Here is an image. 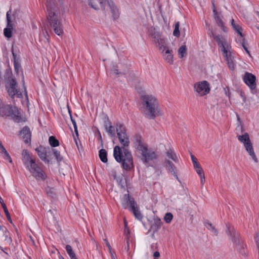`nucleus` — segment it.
Wrapping results in <instances>:
<instances>
[{"label":"nucleus","mask_w":259,"mask_h":259,"mask_svg":"<svg viewBox=\"0 0 259 259\" xmlns=\"http://www.w3.org/2000/svg\"><path fill=\"white\" fill-rule=\"evenodd\" d=\"M117 136L122 147L116 146L114 148V157L117 162L121 163L123 169L130 171L134 167V163L132 153L126 148L130 144L128 138L126 133L118 134Z\"/></svg>","instance_id":"obj_1"},{"label":"nucleus","mask_w":259,"mask_h":259,"mask_svg":"<svg viewBox=\"0 0 259 259\" xmlns=\"http://www.w3.org/2000/svg\"><path fill=\"white\" fill-rule=\"evenodd\" d=\"M63 0H47V20L54 32L60 36L63 33V26L60 17V8L62 9Z\"/></svg>","instance_id":"obj_2"},{"label":"nucleus","mask_w":259,"mask_h":259,"mask_svg":"<svg viewBox=\"0 0 259 259\" xmlns=\"http://www.w3.org/2000/svg\"><path fill=\"white\" fill-rule=\"evenodd\" d=\"M144 114L149 119H154L159 115L158 103L156 99L152 95H146L142 97Z\"/></svg>","instance_id":"obj_3"},{"label":"nucleus","mask_w":259,"mask_h":259,"mask_svg":"<svg viewBox=\"0 0 259 259\" xmlns=\"http://www.w3.org/2000/svg\"><path fill=\"white\" fill-rule=\"evenodd\" d=\"M134 144L135 148L141 151V160L144 164H147L149 161L157 158L158 155L156 153L148 149V145L142 141L140 135H137L135 136Z\"/></svg>","instance_id":"obj_4"},{"label":"nucleus","mask_w":259,"mask_h":259,"mask_svg":"<svg viewBox=\"0 0 259 259\" xmlns=\"http://www.w3.org/2000/svg\"><path fill=\"white\" fill-rule=\"evenodd\" d=\"M0 116L9 117L14 122L19 123L25 121L21 116L18 108L11 105L5 104L0 100Z\"/></svg>","instance_id":"obj_5"},{"label":"nucleus","mask_w":259,"mask_h":259,"mask_svg":"<svg viewBox=\"0 0 259 259\" xmlns=\"http://www.w3.org/2000/svg\"><path fill=\"white\" fill-rule=\"evenodd\" d=\"M226 233L229 236V238L233 242L237 249L239 250L240 253L242 255H245L246 253L244 249L246 247V245L244 244L239 234L236 232L234 227L229 224H226Z\"/></svg>","instance_id":"obj_6"},{"label":"nucleus","mask_w":259,"mask_h":259,"mask_svg":"<svg viewBox=\"0 0 259 259\" xmlns=\"http://www.w3.org/2000/svg\"><path fill=\"white\" fill-rule=\"evenodd\" d=\"M22 156L23 163L32 176H33L41 168L40 165L42 164L40 162H36L35 159H32L27 150H23Z\"/></svg>","instance_id":"obj_7"},{"label":"nucleus","mask_w":259,"mask_h":259,"mask_svg":"<svg viewBox=\"0 0 259 259\" xmlns=\"http://www.w3.org/2000/svg\"><path fill=\"white\" fill-rule=\"evenodd\" d=\"M39 158L46 164H50L52 155V148L47 146H39L35 149Z\"/></svg>","instance_id":"obj_8"},{"label":"nucleus","mask_w":259,"mask_h":259,"mask_svg":"<svg viewBox=\"0 0 259 259\" xmlns=\"http://www.w3.org/2000/svg\"><path fill=\"white\" fill-rule=\"evenodd\" d=\"M238 139L241 142L244 144L246 150L247 151L252 159L256 163L258 162L257 158L254 152V150L249 139L248 134L246 133L242 135L239 136Z\"/></svg>","instance_id":"obj_9"},{"label":"nucleus","mask_w":259,"mask_h":259,"mask_svg":"<svg viewBox=\"0 0 259 259\" xmlns=\"http://www.w3.org/2000/svg\"><path fill=\"white\" fill-rule=\"evenodd\" d=\"M7 81L6 89L9 95L13 99L15 98L16 94L18 97H20L21 94L20 91L16 88L17 87L16 80L15 78H10V80Z\"/></svg>","instance_id":"obj_10"},{"label":"nucleus","mask_w":259,"mask_h":259,"mask_svg":"<svg viewBox=\"0 0 259 259\" xmlns=\"http://www.w3.org/2000/svg\"><path fill=\"white\" fill-rule=\"evenodd\" d=\"M107 2L112 14V17L114 20L117 19L119 17V12L118 9L112 0H100V5L102 10L105 11V4Z\"/></svg>","instance_id":"obj_11"},{"label":"nucleus","mask_w":259,"mask_h":259,"mask_svg":"<svg viewBox=\"0 0 259 259\" xmlns=\"http://www.w3.org/2000/svg\"><path fill=\"white\" fill-rule=\"evenodd\" d=\"M243 80L249 87L252 93L254 94L256 93L255 82L256 77L254 75L251 73L246 72L244 75Z\"/></svg>","instance_id":"obj_12"},{"label":"nucleus","mask_w":259,"mask_h":259,"mask_svg":"<svg viewBox=\"0 0 259 259\" xmlns=\"http://www.w3.org/2000/svg\"><path fill=\"white\" fill-rule=\"evenodd\" d=\"M121 205L123 208L128 209L130 211L132 209H134L137 203L135 199L127 193L123 195L121 200Z\"/></svg>","instance_id":"obj_13"},{"label":"nucleus","mask_w":259,"mask_h":259,"mask_svg":"<svg viewBox=\"0 0 259 259\" xmlns=\"http://www.w3.org/2000/svg\"><path fill=\"white\" fill-rule=\"evenodd\" d=\"M0 242L6 245H10L12 242L10 233L6 227L0 225Z\"/></svg>","instance_id":"obj_14"},{"label":"nucleus","mask_w":259,"mask_h":259,"mask_svg":"<svg viewBox=\"0 0 259 259\" xmlns=\"http://www.w3.org/2000/svg\"><path fill=\"white\" fill-rule=\"evenodd\" d=\"M194 90L200 96H202L209 92V84L207 81L199 82L194 85Z\"/></svg>","instance_id":"obj_15"},{"label":"nucleus","mask_w":259,"mask_h":259,"mask_svg":"<svg viewBox=\"0 0 259 259\" xmlns=\"http://www.w3.org/2000/svg\"><path fill=\"white\" fill-rule=\"evenodd\" d=\"M160 50H162L163 55L165 60L168 63L171 64L173 63L172 51L170 50L166 46H161L159 48Z\"/></svg>","instance_id":"obj_16"},{"label":"nucleus","mask_w":259,"mask_h":259,"mask_svg":"<svg viewBox=\"0 0 259 259\" xmlns=\"http://www.w3.org/2000/svg\"><path fill=\"white\" fill-rule=\"evenodd\" d=\"M164 166L171 173V174L178 180L177 169L175 164L169 160L165 159L164 161Z\"/></svg>","instance_id":"obj_17"},{"label":"nucleus","mask_w":259,"mask_h":259,"mask_svg":"<svg viewBox=\"0 0 259 259\" xmlns=\"http://www.w3.org/2000/svg\"><path fill=\"white\" fill-rule=\"evenodd\" d=\"M213 13L214 18L218 25L222 29L223 31L226 32L227 31L226 27L224 26V22L222 20L221 16H220L216 10L214 5L213 4Z\"/></svg>","instance_id":"obj_18"},{"label":"nucleus","mask_w":259,"mask_h":259,"mask_svg":"<svg viewBox=\"0 0 259 259\" xmlns=\"http://www.w3.org/2000/svg\"><path fill=\"white\" fill-rule=\"evenodd\" d=\"M20 135H22V138L25 143L27 144L31 141V132L30 128L27 126H24L22 130L20 131Z\"/></svg>","instance_id":"obj_19"},{"label":"nucleus","mask_w":259,"mask_h":259,"mask_svg":"<svg viewBox=\"0 0 259 259\" xmlns=\"http://www.w3.org/2000/svg\"><path fill=\"white\" fill-rule=\"evenodd\" d=\"M162 222L161 220L159 218H155L153 222L151 224L150 228L148 231L149 232L150 231L154 232V233H156L161 228Z\"/></svg>","instance_id":"obj_20"},{"label":"nucleus","mask_w":259,"mask_h":259,"mask_svg":"<svg viewBox=\"0 0 259 259\" xmlns=\"http://www.w3.org/2000/svg\"><path fill=\"white\" fill-rule=\"evenodd\" d=\"M209 35L210 36L213 37L214 39L217 41L219 47L223 45H225L226 44L228 43L226 38L220 34L215 35L212 30H211Z\"/></svg>","instance_id":"obj_21"},{"label":"nucleus","mask_w":259,"mask_h":259,"mask_svg":"<svg viewBox=\"0 0 259 259\" xmlns=\"http://www.w3.org/2000/svg\"><path fill=\"white\" fill-rule=\"evenodd\" d=\"M104 126L106 131L110 136L111 137L115 136V128L112 125L111 122L108 117L104 121Z\"/></svg>","instance_id":"obj_22"},{"label":"nucleus","mask_w":259,"mask_h":259,"mask_svg":"<svg viewBox=\"0 0 259 259\" xmlns=\"http://www.w3.org/2000/svg\"><path fill=\"white\" fill-rule=\"evenodd\" d=\"M118 68L119 67L117 65H113L111 68V71L115 75L118 76L125 75L128 72V69L127 68L120 69L119 70Z\"/></svg>","instance_id":"obj_23"},{"label":"nucleus","mask_w":259,"mask_h":259,"mask_svg":"<svg viewBox=\"0 0 259 259\" xmlns=\"http://www.w3.org/2000/svg\"><path fill=\"white\" fill-rule=\"evenodd\" d=\"M219 48H221L222 52H223V56L224 57H228L231 55V52L230 50L231 47L228 43L226 44L225 45L219 47Z\"/></svg>","instance_id":"obj_24"},{"label":"nucleus","mask_w":259,"mask_h":259,"mask_svg":"<svg viewBox=\"0 0 259 259\" xmlns=\"http://www.w3.org/2000/svg\"><path fill=\"white\" fill-rule=\"evenodd\" d=\"M32 176L34 177L38 181L41 180L43 181H44L47 177V175L42 169V168H41L40 170L38 171Z\"/></svg>","instance_id":"obj_25"},{"label":"nucleus","mask_w":259,"mask_h":259,"mask_svg":"<svg viewBox=\"0 0 259 259\" xmlns=\"http://www.w3.org/2000/svg\"><path fill=\"white\" fill-rule=\"evenodd\" d=\"M231 25L234 30L241 37L243 36V34L242 32V28L238 24L235 23V21L233 19L231 20Z\"/></svg>","instance_id":"obj_26"},{"label":"nucleus","mask_w":259,"mask_h":259,"mask_svg":"<svg viewBox=\"0 0 259 259\" xmlns=\"http://www.w3.org/2000/svg\"><path fill=\"white\" fill-rule=\"evenodd\" d=\"M167 157L175 162H178L179 160L175 152L171 149L168 150L166 152Z\"/></svg>","instance_id":"obj_27"},{"label":"nucleus","mask_w":259,"mask_h":259,"mask_svg":"<svg viewBox=\"0 0 259 259\" xmlns=\"http://www.w3.org/2000/svg\"><path fill=\"white\" fill-rule=\"evenodd\" d=\"M99 156L101 161L104 163H106L107 162V152L105 149H102L100 150L99 152Z\"/></svg>","instance_id":"obj_28"},{"label":"nucleus","mask_w":259,"mask_h":259,"mask_svg":"<svg viewBox=\"0 0 259 259\" xmlns=\"http://www.w3.org/2000/svg\"><path fill=\"white\" fill-rule=\"evenodd\" d=\"M130 211L133 213L134 216L136 219L140 221H142L143 216L142 214L141 213V212L139 211V208L137 205L134 207V209H132L131 210H130Z\"/></svg>","instance_id":"obj_29"},{"label":"nucleus","mask_w":259,"mask_h":259,"mask_svg":"<svg viewBox=\"0 0 259 259\" xmlns=\"http://www.w3.org/2000/svg\"><path fill=\"white\" fill-rule=\"evenodd\" d=\"M65 249L70 259H77L75 253L70 245H66Z\"/></svg>","instance_id":"obj_30"},{"label":"nucleus","mask_w":259,"mask_h":259,"mask_svg":"<svg viewBox=\"0 0 259 259\" xmlns=\"http://www.w3.org/2000/svg\"><path fill=\"white\" fill-rule=\"evenodd\" d=\"M11 13V9H10L9 11H8L6 15V19H7V27L6 28H9L10 29H11L13 30V24L12 23V20L10 16V14Z\"/></svg>","instance_id":"obj_31"},{"label":"nucleus","mask_w":259,"mask_h":259,"mask_svg":"<svg viewBox=\"0 0 259 259\" xmlns=\"http://www.w3.org/2000/svg\"><path fill=\"white\" fill-rule=\"evenodd\" d=\"M187 54V48L186 45H182L178 50V55L180 58H182Z\"/></svg>","instance_id":"obj_32"},{"label":"nucleus","mask_w":259,"mask_h":259,"mask_svg":"<svg viewBox=\"0 0 259 259\" xmlns=\"http://www.w3.org/2000/svg\"><path fill=\"white\" fill-rule=\"evenodd\" d=\"M116 131L117 134H123L126 133L125 127L124 125L120 123H117L116 124Z\"/></svg>","instance_id":"obj_33"},{"label":"nucleus","mask_w":259,"mask_h":259,"mask_svg":"<svg viewBox=\"0 0 259 259\" xmlns=\"http://www.w3.org/2000/svg\"><path fill=\"white\" fill-rule=\"evenodd\" d=\"M228 65V67L230 69L233 70L235 69V63L233 60V58L232 57V55L228 56V57H225Z\"/></svg>","instance_id":"obj_34"},{"label":"nucleus","mask_w":259,"mask_h":259,"mask_svg":"<svg viewBox=\"0 0 259 259\" xmlns=\"http://www.w3.org/2000/svg\"><path fill=\"white\" fill-rule=\"evenodd\" d=\"M49 142L50 145L53 147H55L59 145V141L54 136H51L49 137Z\"/></svg>","instance_id":"obj_35"},{"label":"nucleus","mask_w":259,"mask_h":259,"mask_svg":"<svg viewBox=\"0 0 259 259\" xmlns=\"http://www.w3.org/2000/svg\"><path fill=\"white\" fill-rule=\"evenodd\" d=\"M4 78L6 81L10 80V78H13L12 77V70L9 66L6 69L5 75H4Z\"/></svg>","instance_id":"obj_36"},{"label":"nucleus","mask_w":259,"mask_h":259,"mask_svg":"<svg viewBox=\"0 0 259 259\" xmlns=\"http://www.w3.org/2000/svg\"><path fill=\"white\" fill-rule=\"evenodd\" d=\"M205 226L209 230L213 232V233L217 236L218 234V230L215 228V227L212 225L211 223L209 222H205L204 223Z\"/></svg>","instance_id":"obj_37"},{"label":"nucleus","mask_w":259,"mask_h":259,"mask_svg":"<svg viewBox=\"0 0 259 259\" xmlns=\"http://www.w3.org/2000/svg\"><path fill=\"white\" fill-rule=\"evenodd\" d=\"M54 154L58 162L63 160V157L61 155L60 152L56 149L52 148V154Z\"/></svg>","instance_id":"obj_38"},{"label":"nucleus","mask_w":259,"mask_h":259,"mask_svg":"<svg viewBox=\"0 0 259 259\" xmlns=\"http://www.w3.org/2000/svg\"><path fill=\"white\" fill-rule=\"evenodd\" d=\"M68 111H69V115H70V119H71V122L72 123V124H73L74 128V131H75V134H76V136L78 137V133L77 126L76 122L75 121V120L73 118V117H72V116L71 115V111H70V110L69 109L68 110Z\"/></svg>","instance_id":"obj_39"},{"label":"nucleus","mask_w":259,"mask_h":259,"mask_svg":"<svg viewBox=\"0 0 259 259\" xmlns=\"http://www.w3.org/2000/svg\"><path fill=\"white\" fill-rule=\"evenodd\" d=\"M179 28H180V22H177L175 24V29L173 31V35L177 37H179L180 35Z\"/></svg>","instance_id":"obj_40"},{"label":"nucleus","mask_w":259,"mask_h":259,"mask_svg":"<svg viewBox=\"0 0 259 259\" xmlns=\"http://www.w3.org/2000/svg\"><path fill=\"white\" fill-rule=\"evenodd\" d=\"M173 215L170 212H167L165 213L164 220L166 223H170L172 220Z\"/></svg>","instance_id":"obj_41"},{"label":"nucleus","mask_w":259,"mask_h":259,"mask_svg":"<svg viewBox=\"0 0 259 259\" xmlns=\"http://www.w3.org/2000/svg\"><path fill=\"white\" fill-rule=\"evenodd\" d=\"M4 34L6 37L10 38L12 36V30L5 28L4 30Z\"/></svg>","instance_id":"obj_42"},{"label":"nucleus","mask_w":259,"mask_h":259,"mask_svg":"<svg viewBox=\"0 0 259 259\" xmlns=\"http://www.w3.org/2000/svg\"><path fill=\"white\" fill-rule=\"evenodd\" d=\"M241 46H242V47L243 48V49H244V50L246 51V52L250 56V52L248 50V48L247 47V46H248V43L247 42V41L245 40V38H243L242 40V42H241Z\"/></svg>","instance_id":"obj_43"},{"label":"nucleus","mask_w":259,"mask_h":259,"mask_svg":"<svg viewBox=\"0 0 259 259\" xmlns=\"http://www.w3.org/2000/svg\"><path fill=\"white\" fill-rule=\"evenodd\" d=\"M14 65L15 72L17 74H18L19 70L21 69L20 63L17 61H15L14 62Z\"/></svg>","instance_id":"obj_44"},{"label":"nucleus","mask_w":259,"mask_h":259,"mask_svg":"<svg viewBox=\"0 0 259 259\" xmlns=\"http://www.w3.org/2000/svg\"><path fill=\"white\" fill-rule=\"evenodd\" d=\"M194 168L196 169L197 173L199 175L200 177H202L204 174L203 170L200 165H198V167H195Z\"/></svg>","instance_id":"obj_45"},{"label":"nucleus","mask_w":259,"mask_h":259,"mask_svg":"<svg viewBox=\"0 0 259 259\" xmlns=\"http://www.w3.org/2000/svg\"><path fill=\"white\" fill-rule=\"evenodd\" d=\"M191 158L194 167H198V165H200L198 162L197 158L193 155H191Z\"/></svg>","instance_id":"obj_46"},{"label":"nucleus","mask_w":259,"mask_h":259,"mask_svg":"<svg viewBox=\"0 0 259 259\" xmlns=\"http://www.w3.org/2000/svg\"><path fill=\"white\" fill-rule=\"evenodd\" d=\"M117 181L122 188L124 187V182L123 181V176L119 177L117 179Z\"/></svg>","instance_id":"obj_47"},{"label":"nucleus","mask_w":259,"mask_h":259,"mask_svg":"<svg viewBox=\"0 0 259 259\" xmlns=\"http://www.w3.org/2000/svg\"><path fill=\"white\" fill-rule=\"evenodd\" d=\"M88 4H89V5L93 9H94L95 10L98 9L97 5L96 4H94L93 0H88Z\"/></svg>","instance_id":"obj_48"},{"label":"nucleus","mask_w":259,"mask_h":259,"mask_svg":"<svg viewBox=\"0 0 259 259\" xmlns=\"http://www.w3.org/2000/svg\"><path fill=\"white\" fill-rule=\"evenodd\" d=\"M3 155V157L5 160H8L10 162H12L11 158L9 154L8 153V152H6Z\"/></svg>","instance_id":"obj_49"},{"label":"nucleus","mask_w":259,"mask_h":259,"mask_svg":"<svg viewBox=\"0 0 259 259\" xmlns=\"http://www.w3.org/2000/svg\"><path fill=\"white\" fill-rule=\"evenodd\" d=\"M4 212H5V213L6 217H7V218L8 221L10 223L12 224V219L11 218L10 214V213L9 212L8 209L7 210L4 211Z\"/></svg>","instance_id":"obj_50"},{"label":"nucleus","mask_w":259,"mask_h":259,"mask_svg":"<svg viewBox=\"0 0 259 259\" xmlns=\"http://www.w3.org/2000/svg\"><path fill=\"white\" fill-rule=\"evenodd\" d=\"M98 140L101 143V145L103 147V142L101 134V133H100V131L99 130H98Z\"/></svg>","instance_id":"obj_51"},{"label":"nucleus","mask_w":259,"mask_h":259,"mask_svg":"<svg viewBox=\"0 0 259 259\" xmlns=\"http://www.w3.org/2000/svg\"><path fill=\"white\" fill-rule=\"evenodd\" d=\"M46 191L48 194H50L51 195H52L53 194V188L48 187L46 188Z\"/></svg>","instance_id":"obj_52"},{"label":"nucleus","mask_w":259,"mask_h":259,"mask_svg":"<svg viewBox=\"0 0 259 259\" xmlns=\"http://www.w3.org/2000/svg\"><path fill=\"white\" fill-rule=\"evenodd\" d=\"M104 240L106 242V244L107 246L108 247V249L109 250L110 252H111V247L109 242L108 241V240L106 239H105Z\"/></svg>","instance_id":"obj_53"},{"label":"nucleus","mask_w":259,"mask_h":259,"mask_svg":"<svg viewBox=\"0 0 259 259\" xmlns=\"http://www.w3.org/2000/svg\"><path fill=\"white\" fill-rule=\"evenodd\" d=\"M11 51H12V55H13V58L14 62L15 61H17L16 60V55L15 53L14 52L13 46H12Z\"/></svg>","instance_id":"obj_54"},{"label":"nucleus","mask_w":259,"mask_h":259,"mask_svg":"<svg viewBox=\"0 0 259 259\" xmlns=\"http://www.w3.org/2000/svg\"><path fill=\"white\" fill-rule=\"evenodd\" d=\"M1 205H2V206L3 208L4 209V211L8 210L7 206L5 204V203H4V201L3 202H1Z\"/></svg>","instance_id":"obj_55"},{"label":"nucleus","mask_w":259,"mask_h":259,"mask_svg":"<svg viewBox=\"0 0 259 259\" xmlns=\"http://www.w3.org/2000/svg\"><path fill=\"white\" fill-rule=\"evenodd\" d=\"M1 151H0V153L2 154H4L5 153H6V152H7V151L6 150L5 148L4 147H2L1 149H0Z\"/></svg>","instance_id":"obj_56"},{"label":"nucleus","mask_w":259,"mask_h":259,"mask_svg":"<svg viewBox=\"0 0 259 259\" xmlns=\"http://www.w3.org/2000/svg\"><path fill=\"white\" fill-rule=\"evenodd\" d=\"M153 256L155 258L158 257L160 256V253L158 251H155L153 254Z\"/></svg>","instance_id":"obj_57"},{"label":"nucleus","mask_w":259,"mask_h":259,"mask_svg":"<svg viewBox=\"0 0 259 259\" xmlns=\"http://www.w3.org/2000/svg\"><path fill=\"white\" fill-rule=\"evenodd\" d=\"M201 179V183L202 185H203L205 182V176L204 175L202 176V177H200Z\"/></svg>","instance_id":"obj_58"},{"label":"nucleus","mask_w":259,"mask_h":259,"mask_svg":"<svg viewBox=\"0 0 259 259\" xmlns=\"http://www.w3.org/2000/svg\"><path fill=\"white\" fill-rule=\"evenodd\" d=\"M151 237L152 238H155V233H154V232H153L152 235H151Z\"/></svg>","instance_id":"obj_59"},{"label":"nucleus","mask_w":259,"mask_h":259,"mask_svg":"<svg viewBox=\"0 0 259 259\" xmlns=\"http://www.w3.org/2000/svg\"><path fill=\"white\" fill-rule=\"evenodd\" d=\"M74 140H75V142L76 145L77 147L78 148V143H77V141H76V138H74Z\"/></svg>","instance_id":"obj_60"},{"label":"nucleus","mask_w":259,"mask_h":259,"mask_svg":"<svg viewBox=\"0 0 259 259\" xmlns=\"http://www.w3.org/2000/svg\"><path fill=\"white\" fill-rule=\"evenodd\" d=\"M126 243H127L126 247H127V248L128 249V248H129V243H128V240H127Z\"/></svg>","instance_id":"obj_61"},{"label":"nucleus","mask_w":259,"mask_h":259,"mask_svg":"<svg viewBox=\"0 0 259 259\" xmlns=\"http://www.w3.org/2000/svg\"><path fill=\"white\" fill-rule=\"evenodd\" d=\"M4 147V146L3 145V144H2V142H1V143H0V149H1L2 147Z\"/></svg>","instance_id":"obj_62"},{"label":"nucleus","mask_w":259,"mask_h":259,"mask_svg":"<svg viewBox=\"0 0 259 259\" xmlns=\"http://www.w3.org/2000/svg\"><path fill=\"white\" fill-rule=\"evenodd\" d=\"M256 14L257 16V17L259 18V12L258 11L256 12Z\"/></svg>","instance_id":"obj_63"},{"label":"nucleus","mask_w":259,"mask_h":259,"mask_svg":"<svg viewBox=\"0 0 259 259\" xmlns=\"http://www.w3.org/2000/svg\"><path fill=\"white\" fill-rule=\"evenodd\" d=\"M237 119L238 121H240V117H239V116H238V115H237Z\"/></svg>","instance_id":"obj_64"}]
</instances>
